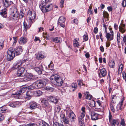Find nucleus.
Wrapping results in <instances>:
<instances>
[{"label":"nucleus","instance_id":"f257e3e1","mask_svg":"<svg viewBox=\"0 0 126 126\" xmlns=\"http://www.w3.org/2000/svg\"><path fill=\"white\" fill-rule=\"evenodd\" d=\"M51 83L55 85L61 86L63 83V81L60 76L57 74L53 75L50 78Z\"/></svg>","mask_w":126,"mask_h":126},{"label":"nucleus","instance_id":"f03ea898","mask_svg":"<svg viewBox=\"0 0 126 126\" xmlns=\"http://www.w3.org/2000/svg\"><path fill=\"white\" fill-rule=\"evenodd\" d=\"M27 89V86L24 85L20 87L19 91H17L15 94H12V95H14V97L15 98H19L20 97L21 94L24 93Z\"/></svg>","mask_w":126,"mask_h":126},{"label":"nucleus","instance_id":"7ed1b4c3","mask_svg":"<svg viewBox=\"0 0 126 126\" xmlns=\"http://www.w3.org/2000/svg\"><path fill=\"white\" fill-rule=\"evenodd\" d=\"M48 82L45 79H43L36 81L35 83L37 88H40L45 86Z\"/></svg>","mask_w":126,"mask_h":126},{"label":"nucleus","instance_id":"20e7f679","mask_svg":"<svg viewBox=\"0 0 126 126\" xmlns=\"http://www.w3.org/2000/svg\"><path fill=\"white\" fill-rule=\"evenodd\" d=\"M35 13L34 11L30 10L28 11L27 17L29 22L32 23V20L35 18Z\"/></svg>","mask_w":126,"mask_h":126},{"label":"nucleus","instance_id":"39448f33","mask_svg":"<svg viewBox=\"0 0 126 126\" xmlns=\"http://www.w3.org/2000/svg\"><path fill=\"white\" fill-rule=\"evenodd\" d=\"M15 56L14 50L12 48H10L7 51V58L8 60L10 61L12 60Z\"/></svg>","mask_w":126,"mask_h":126},{"label":"nucleus","instance_id":"423d86ee","mask_svg":"<svg viewBox=\"0 0 126 126\" xmlns=\"http://www.w3.org/2000/svg\"><path fill=\"white\" fill-rule=\"evenodd\" d=\"M18 13L17 12V9L16 8L15 9V10L13 11L11 15V16L9 17L11 20L14 21L17 20L18 16Z\"/></svg>","mask_w":126,"mask_h":126},{"label":"nucleus","instance_id":"0eeeda50","mask_svg":"<svg viewBox=\"0 0 126 126\" xmlns=\"http://www.w3.org/2000/svg\"><path fill=\"white\" fill-rule=\"evenodd\" d=\"M18 68V70L16 76L18 77H23L25 76V68L23 67H20L19 69Z\"/></svg>","mask_w":126,"mask_h":126},{"label":"nucleus","instance_id":"6e6552de","mask_svg":"<svg viewBox=\"0 0 126 126\" xmlns=\"http://www.w3.org/2000/svg\"><path fill=\"white\" fill-rule=\"evenodd\" d=\"M65 20L64 17L63 16H61L60 17L58 21V25L64 28L65 27Z\"/></svg>","mask_w":126,"mask_h":126},{"label":"nucleus","instance_id":"1a4fd4ad","mask_svg":"<svg viewBox=\"0 0 126 126\" xmlns=\"http://www.w3.org/2000/svg\"><path fill=\"white\" fill-rule=\"evenodd\" d=\"M22 61L21 60H17L14 63L13 68L15 69L21 66L22 64L26 61L25 60H24V61L23 60H22Z\"/></svg>","mask_w":126,"mask_h":126},{"label":"nucleus","instance_id":"9d476101","mask_svg":"<svg viewBox=\"0 0 126 126\" xmlns=\"http://www.w3.org/2000/svg\"><path fill=\"white\" fill-rule=\"evenodd\" d=\"M50 5H48L46 7L45 5H40L39 7L42 11L44 12H46L49 11L50 10Z\"/></svg>","mask_w":126,"mask_h":126},{"label":"nucleus","instance_id":"9b49d317","mask_svg":"<svg viewBox=\"0 0 126 126\" xmlns=\"http://www.w3.org/2000/svg\"><path fill=\"white\" fill-rule=\"evenodd\" d=\"M22 51V47L21 46L16 47L14 51L15 54L16 56L19 55L21 54Z\"/></svg>","mask_w":126,"mask_h":126},{"label":"nucleus","instance_id":"f8f14e48","mask_svg":"<svg viewBox=\"0 0 126 126\" xmlns=\"http://www.w3.org/2000/svg\"><path fill=\"white\" fill-rule=\"evenodd\" d=\"M98 72L99 75L100 77H104L106 75L107 72L105 68L100 70Z\"/></svg>","mask_w":126,"mask_h":126},{"label":"nucleus","instance_id":"ddd939ff","mask_svg":"<svg viewBox=\"0 0 126 126\" xmlns=\"http://www.w3.org/2000/svg\"><path fill=\"white\" fill-rule=\"evenodd\" d=\"M44 66V65L43 64H41L39 67H35L34 69L39 74H41L42 71H43Z\"/></svg>","mask_w":126,"mask_h":126},{"label":"nucleus","instance_id":"4468645a","mask_svg":"<svg viewBox=\"0 0 126 126\" xmlns=\"http://www.w3.org/2000/svg\"><path fill=\"white\" fill-rule=\"evenodd\" d=\"M68 115L69 119L71 121H74L76 119V116L73 112L71 110H70Z\"/></svg>","mask_w":126,"mask_h":126},{"label":"nucleus","instance_id":"2eb2a0df","mask_svg":"<svg viewBox=\"0 0 126 126\" xmlns=\"http://www.w3.org/2000/svg\"><path fill=\"white\" fill-rule=\"evenodd\" d=\"M29 108L31 109H35L37 107V103L34 101H31L29 103Z\"/></svg>","mask_w":126,"mask_h":126},{"label":"nucleus","instance_id":"dca6fc26","mask_svg":"<svg viewBox=\"0 0 126 126\" xmlns=\"http://www.w3.org/2000/svg\"><path fill=\"white\" fill-rule=\"evenodd\" d=\"M119 29L120 32L122 33H124L126 31L125 28V25L122 23L119 26Z\"/></svg>","mask_w":126,"mask_h":126},{"label":"nucleus","instance_id":"f3484780","mask_svg":"<svg viewBox=\"0 0 126 126\" xmlns=\"http://www.w3.org/2000/svg\"><path fill=\"white\" fill-rule=\"evenodd\" d=\"M112 33L110 34L109 33L106 32V37L107 39L110 41L113 40V31H112Z\"/></svg>","mask_w":126,"mask_h":126},{"label":"nucleus","instance_id":"a211bd4d","mask_svg":"<svg viewBox=\"0 0 126 126\" xmlns=\"http://www.w3.org/2000/svg\"><path fill=\"white\" fill-rule=\"evenodd\" d=\"M27 41V38L25 37H21L18 40V42L21 45H23L26 43Z\"/></svg>","mask_w":126,"mask_h":126},{"label":"nucleus","instance_id":"6ab92c4d","mask_svg":"<svg viewBox=\"0 0 126 126\" xmlns=\"http://www.w3.org/2000/svg\"><path fill=\"white\" fill-rule=\"evenodd\" d=\"M123 103V100L122 101L121 103H119L116 106V108L115 109V111L118 113H119L121 111V107Z\"/></svg>","mask_w":126,"mask_h":126},{"label":"nucleus","instance_id":"aec40b11","mask_svg":"<svg viewBox=\"0 0 126 126\" xmlns=\"http://www.w3.org/2000/svg\"><path fill=\"white\" fill-rule=\"evenodd\" d=\"M47 99L49 101H50L54 104L57 103L58 100L57 99L53 96H50L47 98Z\"/></svg>","mask_w":126,"mask_h":126},{"label":"nucleus","instance_id":"412c9836","mask_svg":"<svg viewBox=\"0 0 126 126\" xmlns=\"http://www.w3.org/2000/svg\"><path fill=\"white\" fill-rule=\"evenodd\" d=\"M33 94V92L30 91H29L27 92L26 93V98L27 100H30L32 98V96Z\"/></svg>","mask_w":126,"mask_h":126},{"label":"nucleus","instance_id":"4be33fe9","mask_svg":"<svg viewBox=\"0 0 126 126\" xmlns=\"http://www.w3.org/2000/svg\"><path fill=\"white\" fill-rule=\"evenodd\" d=\"M91 117L92 119L93 120H95L97 119L98 115L97 114L93 112H91Z\"/></svg>","mask_w":126,"mask_h":126},{"label":"nucleus","instance_id":"5701e85b","mask_svg":"<svg viewBox=\"0 0 126 126\" xmlns=\"http://www.w3.org/2000/svg\"><path fill=\"white\" fill-rule=\"evenodd\" d=\"M20 104L19 102L18 101L13 102L10 103L9 106L12 107H16L18 106Z\"/></svg>","mask_w":126,"mask_h":126},{"label":"nucleus","instance_id":"b1692460","mask_svg":"<svg viewBox=\"0 0 126 126\" xmlns=\"http://www.w3.org/2000/svg\"><path fill=\"white\" fill-rule=\"evenodd\" d=\"M6 10V8H4V9L2 10L1 12L0 13V15L3 17L6 18L7 16Z\"/></svg>","mask_w":126,"mask_h":126},{"label":"nucleus","instance_id":"393cba45","mask_svg":"<svg viewBox=\"0 0 126 126\" xmlns=\"http://www.w3.org/2000/svg\"><path fill=\"white\" fill-rule=\"evenodd\" d=\"M62 121L64 122V124H69V119L66 118L64 115L62 118Z\"/></svg>","mask_w":126,"mask_h":126},{"label":"nucleus","instance_id":"a878e982","mask_svg":"<svg viewBox=\"0 0 126 126\" xmlns=\"http://www.w3.org/2000/svg\"><path fill=\"white\" fill-rule=\"evenodd\" d=\"M27 88L29 90H32L35 88H37L35 82L33 83V84L30 86H27Z\"/></svg>","mask_w":126,"mask_h":126},{"label":"nucleus","instance_id":"bb28decb","mask_svg":"<svg viewBox=\"0 0 126 126\" xmlns=\"http://www.w3.org/2000/svg\"><path fill=\"white\" fill-rule=\"evenodd\" d=\"M3 6L6 7L7 8L9 7L10 5V4L9 2L7 0H4L3 1Z\"/></svg>","mask_w":126,"mask_h":126},{"label":"nucleus","instance_id":"cd10ccee","mask_svg":"<svg viewBox=\"0 0 126 126\" xmlns=\"http://www.w3.org/2000/svg\"><path fill=\"white\" fill-rule=\"evenodd\" d=\"M44 53L42 52L39 53L37 57V58L38 60H41L44 58Z\"/></svg>","mask_w":126,"mask_h":126},{"label":"nucleus","instance_id":"c85d7f7f","mask_svg":"<svg viewBox=\"0 0 126 126\" xmlns=\"http://www.w3.org/2000/svg\"><path fill=\"white\" fill-rule=\"evenodd\" d=\"M84 95L86 96V98L89 100H91L92 97V95L89 94V93L88 92H86L84 93Z\"/></svg>","mask_w":126,"mask_h":126},{"label":"nucleus","instance_id":"c756f323","mask_svg":"<svg viewBox=\"0 0 126 126\" xmlns=\"http://www.w3.org/2000/svg\"><path fill=\"white\" fill-rule=\"evenodd\" d=\"M53 41L56 43H60L62 41V39L60 37H56L54 39Z\"/></svg>","mask_w":126,"mask_h":126},{"label":"nucleus","instance_id":"7c9ffc66","mask_svg":"<svg viewBox=\"0 0 126 126\" xmlns=\"http://www.w3.org/2000/svg\"><path fill=\"white\" fill-rule=\"evenodd\" d=\"M124 68V66L123 64L121 63L119 65V68L118 70V74H121L122 73Z\"/></svg>","mask_w":126,"mask_h":126},{"label":"nucleus","instance_id":"2f4dec72","mask_svg":"<svg viewBox=\"0 0 126 126\" xmlns=\"http://www.w3.org/2000/svg\"><path fill=\"white\" fill-rule=\"evenodd\" d=\"M24 27L26 30L27 29L29 28L31 26V25H28L27 23L25 21H24L23 23Z\"/></svg>","mask_w":126,"mask_h":126},{"label":"nucleus","instance_id":"473e14b6","mask_svg":"<svg viewBox=\"0 0 126 126\" xmlns=\"http://www.w3.org/2000/svg\"><path fill=\"white\" fill-rule=\"evenodd\" d=\"M70 87L71 88H74L73 90V91H74L77 88V84L75 83H72Z\"/></svg>","mask_w":126,"mask_h":126},{"label":"nucleus","instance_id":"72a5a7b5","mask_svg":"<svg viewBox=\"0 0 126 126\" xmlns=\"http://www.w3.org/2000/svg\"><path fill=\"white\" fill-rule=\"evenodd\" d=\"M34 94H35V96H39L42 95V92L40 90H38L34 92Z\"/></svg>","mask_w":126,"mask_h":126},{"label":"nucleus","instance_id":"f704fd0d","mask_svg":"<svg viewBox=\"0 0 126 126\" xmlns=\"http://www.w3.org/2000/svg\"><path fill=\"white\" fill-rule=\"evenodd\" d=\"M117 123V121L116 120L113 119L111 120L110 123L111 126H115V125Z\"/></svg>","mask_w":126,"mask_h":126},{"label":"nucleus","instance_id":"c9c22d12","mask_svg":"<svg viewBox=\"0 0 126 126\" xmlns=\"http://www.w3.org/2000/svg\"><path fill=\"white\" fill-rule=\"evenodd\" d=\"M92 7L90 5L89 7V9H88V13L90 15L92 14H93V10H92Z\"/></svg>","mask_w":126,"mask_h":126},{"label":"nucleus","instance_id":"e433bc0d","mask_svg":"<svg viewBox=\"0 0 126 126\" xmlns=\"http://www.w3.org/2000/svg\"><path fill=\"white\" fill-rule=\"evenodd\" d=\"M83 39L85 41H87L88 39V37L87 33H85L83 36Z\"/></svg>","mask_w":126,"mask_h":126},{"label":"nucleus","instance_id":"4c0bfd02","mask_svg":"<svg viewBox=\"0 0 126 126\" xmlns=\"http://www.w3.org/2000/svg\"><path fill=\"white\" fill-rule=\"evenodd\" d=\"M74 40L73 44L74 46L76 47H78L79 46V44H78L77 40L75 39Z\"/></svg>","mask_w":126,"mask_h":126},{"label":"nucleus","instance_id":"58836bf2","mask_svg":"<svg viewBox=\"0 0 126 126\" xmlns=\"http://www.w3.org/2000/svg\"><path fill=\"white\" fill-rule=\"evenodd\" d=\"M26 76L28 79H29V80H30L32 77V76L31 74L28 73L27 74Z\"/></svg>","mask_w":126,"mask_h":126},{"label":"nucleus","instance_id":"ea45409f","mask_svg":"<svg viewBox=\"0 0 126 126\" xmlns=\"http://www.w3.org/2000/svg\"><path fill=\"white\" fill-rule=\"evenodd\" d=\"M4 42L2 41H0V49H2L4 47Z\"/></svg>","mask_w":126,"mask_h":126},{"label":"nucleus","instance_id":"a19ab883","mask_svg":"<svg viewBox=\"0 0 126 126\" xmlns=\"http://www.w3.org/2000/svg\"><path fill=\"white\" fill-rule=\"evenodd\" d=\"M112 101L111 102L113 103H114V101L116 99L117 97L115 95H112L111 96Z\"/></svg>","mask_w":126,"mask_h":126},{"label":"nucleus","instance_id":"79ce46f5","mask_svg":"<svg viewBox=\"0 0 126 126\" xmlns=\"http://www.w3.org/2000/svg\"><path fill=\"white\" fill-rule=\"evenodd\" d=\"M109 64L110 67L112 68L114 67L115 64L114 61H112V63L111 62Z\"/></svg>","mask_w":126,"mask_h":126},{"label":"nucleus","instance_id":"37998d69","mask_svg":"<svg viewBox=\"0 0 126 126\" xmlns=\"http://www.w3.org/2000/svg\"><path fill=\"white\" fill-rule=\"evenodd\" d=\"M103 16L105 17H108L109 16L108 13L105 11H104L103 13Z\"/></svg>","mask_w":126,"mask_h":126},{"label":"nucleus","instance_id":"c03bdc74","mask_svg":"<svg viewBox=\"0 0 126 126\" xmlns=\"http://www.w3.org/2000/svg\"><path fill=\"white\" fill-rule=\"evenodd\" d=\"M46 89L48 91H50L52 92L54 90V88L48 86L46 87Z\"/></svg>","mask_w":126,"mask_h":126},{"label":"nucleus","instance_id":"a18cd8bd","mask_svg":"<svg viewBox=\"0 0 126 126\" xmlns=\"http://www.w3.org/2000/svg\"><path fill=\"white\" fill-rule=\"evenodd\" d=\"M0 110L1 111V112L4 113L5 112L7 111V110L3 108H0Z\"/></svg>","mask_w":126,"mask_h":126},{"label":"nucleus","instance_id":"49530a36","mask_svg":"<svg viewBox=\"0 0 126 126\" xmlns=\"http://www.w3.org/2000/svg\"><path fill=\"white\" fill-rule=\"evenodd\" d=\"M121 125L122 126H125L126 124L125 123L124 120V119H122L120 122Z\"/></svg>","mask_w":126,"mask_h":126},{"label":"nucleus","instance_id":"de8ad7c7","mask_svg":"<svg viewBox=\"0 0 126 126\" xmlns=\"http://www.w3.org/2000/svg\"><path fill=\"white\" fill-rule=\"evenodd\" d=\"M13 38L14 40V41L13 42V44H15H15L16 43L17 41V37H13Z\"/></svg>","mask_w":126,"mask_h":126},{"label":"nucleus","instance_id":"09e8293b","mask_svg":"<svg viewBox=\"0 0 126 126\" xmlns=\"http://www.w3.org/2000/svg\"><path fill=\"white\" fill-rule=\"evenodd\" d=\"M24 14L21 11L19 15V17L20 18H23L24 16Z\"/></svg>","mask_w":126,"mask_h":126},{"label":"nucleus","instance_id":"8fccbe9b","mask_svg":"<svg viewBox=\"0 0 126 126\" xmlns=\"http://www.w3.org/2000/svg\"><path fill=\"white\" fill-rule=\"evenodd\" d=\"M64 0H62L60 2V6L61 8L63 7V5L64 3Z\"/></svg>","mask_w":126,"mask_h":126},{"label":"nucleus","instance_id":"3c124183","mask_svg":"<svg viewBox=\"0 0 126 126\" xmlns=\"http://www.w3.org/2000/svg\"><path fill=\"white\" fill-rule=\"evenodd\" d=\"M112 115L110 112L109 113V121L110 123L111 121L112 120Z\"/></svg>","mask_w":126,"mask_h":126},{"label":"nucleus","instance_id":"603ef678","mask_svg":"<svg viewBox=\"0 0 126 126\" xmlns=\"http://www.w3.org/2000/svg\"><path fill=\"white\" fill-rule=\"evenodd\" d=\"M23 80L22 81H29V79H28L26 76L24 78H23Z\"/></svg>","mask_w":126,"mask_h":126},{"label":"nucleus","instance_id":"864d4df0","mask_svg":"<svg viewBox=\"0 0 126 126\" xmlns=\"http://www.w3.org/2000/svg\"><path fill=\"white\" fill-rule=\"evenodd\" d=\"M122 5L123 7H125L126 6V1L123 0L122 3Z\"/></svg>","mask_w":126,"mask_h":126},{"label":"nucleus","instance_id":"5fc2aeb1","mask_svg":"<svg viewBox=\"0 0 126 126\" xmlns=\"http://www.w3.org/2000/svg\"><path fill=\"white\" fill-rule=\"evenodd\" d=\"M79 126H84L83 121L79 122Z\"/></svg>","mask_w":126,"mask_h":126},{"label":"nucleus","instance_id":"6e6d98bb","mask_svg":"<svg viewBox=\"0 0 126 126\" xmlns=\"http://www.w3.org/2000/svg\"><path fill=\"white\" fill-rule=\"evenodd\" d=\"M117 39L118 42L120 41V34L119 32H118L117 35Z\"/></svg>","mask_w":126,"mask_h":126},{"label":"nucleus","instance_id":"4d7b16f0","mask_svg":"<svg viewBox=\"0 0 126 126\" xmlns=\"http://www.w3.org/2000/svg\"><path fill=\"white\" fill-rule=\"evenodd\" d=\"M0 118L1 119V121L3 120L4 119V116L2 114H0Z\"/></svg>","mask_w":126,"mask_h":126},{"label":"nucleus","instance_id":"13d9d810","mask_svg":"<svg viewBox=\"0 0 126 126\" xmlns=\"http://www.w3.org/2000/svg\"><path fill=\"white\" fill-rule=\"evenodd\" d=\"M85 114L84 112H82L80 114V115L79 117L81 118H84Z\"/></svg>","mask_w":126,"mask_h":126},{"label":"nucleus","instance_id":"bf43d9fd","mask_svg":"<svg viewBox=\"0 0 126 126\" xmlns=\"http://www.w3.org/2000/svg\"><path fill=\"white\" fill-rule=\"evenodd\" d=\"M111 109L112 111L114 112L115 111V109H114L113 105L112 104H110Z\"/></svg>","mask_w":126,"mask_h":126},{"label":"nucleus","instance_id":"052dcab7","mask_svg":"<svg viewBox=\"0 0 126 126\" xmlns=\"http://www.w3.org/2000/svg\"><path fill=\"white\" fill-rule=\"evenodd\" d=\"M98 29L97 27H95L94 29V33L96 34L98 32Z\"/></svg>","mask_w":126,"mask_h":126},{"label":"nucleus","instance_id":"680f3d73","mask_svg":"<svg viewBox=\"0 0 126 126\" xmlns=\"http://www.w3.org/2000/svg\"><path fill=\"white\" fill-rule=\"evenodd\" d=\"M42 124V126H49L48 124L45 122H43Z\"/></svg>","mask_w":126,"mask_h":126},{"label":"nucleus","instance_id":"e2e57ef3","mask_svg":"<svg viewBox=\"0 0 126 126\" xmlns=\"http://www.w3.org/2000/svg\"><path fill=\"white\" fill-rule=\"evenodd\" d=\"M29 126H36L37 125L34 123H30L29 124Z\"/></svg>","mask_w":126,"mask_h":126},{"label":"nucleus","instance_id":"0e129e2a","mask_svg":"<svg viewBox=\"0 0 126 126\" xmlns=\"http://www.w3.org/2000/svg\"><path fill=\"white\" fill-rule=\"evenodd\" d=\"M83 118H81L80 117H79L78 118L79 122L83 121Z\"/></svg>","mask_w":126,"mask_h":126},{"label":"nucleus","instance_id":"69168bd1","mask_svg":"<svg viewBox=\"0 0 126 126\" xmlns=\"http://www.w3.org/2000/svg\"><path fill=\"white\" fill-rule=\"evenodd\" d=\"M56 111L57 112H59L61 110L60 107L59 106L57 107L56 109Z\"/></svg>","mask_w":126,"mask_h":126},{"label":"nucleus","instance_id":"338daca9","mask_svg":"<svg viewBox=\"0 0 126 126\" xmlns=\"http://www.w3.org/2000/svg\"><path fill=\"white\" fill-rule=\"evenodd\" d=\"M78 81V85L80 87L81 84L82 83V81L81 80H79Z\"/></svg>","mask_w":126,"mask_h":126},{"label":"nucleus","instance_id":"774afa93","mask_svg":"<svg viewBox=\"0 0 126 126\" xmlns=\"http://www.w3.org/2000/svg\"><path fill=\"white\" fill-rule=\"evenodd\" d=\"M38 40H39L40 42L41 41V40L39 39V38L36 36L35 39H34V41L36 42Z\"/></svg>","mask_w":126,"mask_h":126}]
</instances>
